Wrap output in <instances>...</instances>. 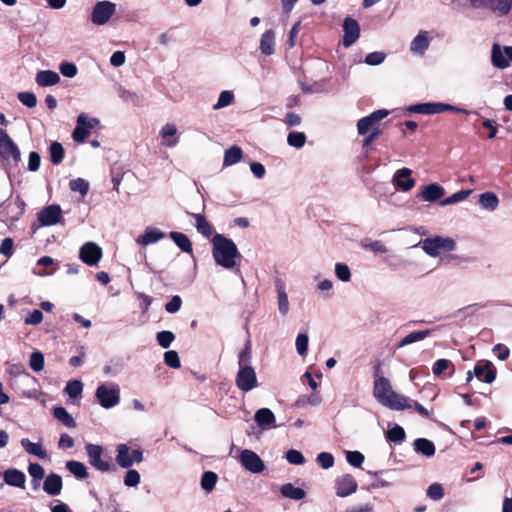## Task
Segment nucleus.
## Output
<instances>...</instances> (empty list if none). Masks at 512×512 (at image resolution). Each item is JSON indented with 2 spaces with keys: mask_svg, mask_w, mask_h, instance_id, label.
<instances>
[{
  "mask_svg": "<svg viewBox=\"0 0 512 512\" xmlns=\"http://www.w3.org/2000/svg\"><path fill=\"white\" fill-rule=\"evenodd\" d=\"M373 395L378 403L394 411L407 410L409 413H418L429 416L430 412L423 405L398 392H396L389 379L376 376L373 385Z\"/></svg>",
  "mask_w": 512,
  "mask_h": 512,
  "instance_id": "f257e3e1",
  "label": "nucleus"
},
{
  "mask_svg": "<svg viewBox=\"0 0 512 512\" xmlns=\"http://www.w3.org/2000/svg\"><path fill=\"white\" fill-rule=\"evenodd\" d=\"M211 245V254L218 266L226 270H233L238 266L241 254L232 239L216 233L211 239Z\"/></svg>",
  "mask_w": 512,
  "mask_h": 512,
  "instance_id": "f03ea898",
  "label": "nucleus"
},
{
  "mask_svg": "<svg viewBox=\"0 0 512 512\" xmlns=\"http://www.w3.org/2000/svg\"><path fill=\"white\" fill-rule=\"evenodd\" d=\"M95 398L104 408H112L120 402V389L114 383H102L95 391Z\"/></svg>",
  "mask_w": 512,
  "mask_h": 512,
  "instance_id": "7ed1b4c3",
  "label": "nucleus"
},
{
  "mask_svg": "<svg viewBox=\"0 0 512 512\" xmlns=\"http://www.w3.org/2000/svg\"><path fill=\"white\" fill-rule=\"evenodd\" d=\"M116 13V4L102 0L94 4L91 10L90 20L96 26L106 25Z\"/></svg>",
  "mask_w": 512,
  "mask_h": 512,
  "instance_id": "20e7f679",
  "label": "nucleus"
},
{
  "mask_svg": "<svg viewBox=\"0 0 512 512\" xmlns=\"http://www.w3.org/2000/svg\"><path fill=\"white\" fill-rule=\"evenodd\" d=\"M389 114V110L379 109L359 119L356 124L358 135H366L369 132L379 130L380 122Z\"/></svg>",
  "mask_w": 512,
  "mask_h": 512,
  "instance_id": "39448f33",
  "label": "nucleus"
},
{
  "mask_svg": "<svg viewBox=\"0 0 512 512\" xmlns=\"http://www.w3.org/2000/svg\"><path fill=\"white\" fill-rule=\"evenodd\" d=\"M236 458L241 466L250 473L260 474L266 469V465L261 457L250 449L239 450Z\"/></svg>",
  "mask_w": 512,
  "mask_h": 512,
  "instance_id": "423d86ee",
  "label": "nucleus"
},
{
  "mask_svg": "<svg viewBox=\"0 0 512 512\" xmlns=\"http://www.w3.org/2000/svg\"><path fill=\"white\" fill-rule=\"evenodd\" d=\"M421 248L431 257H437L444 251L454 249L455 243L450 238L434 237L426 238L420 242Z\"/></svg>",
  "mask_w": 512,
  "mask_h": 512,
  "instance_id": "0eeeda50",
  "label": "nucleus"
},
{
  "mask_svg": "<svg viewBox=\"0 0 512 512\" xmlns=\"http://www.w3.org/2000/svg\"><path fill=\"white\" fill-rule=\"evenodd\" d=\"M142 461L143 453L140 449H132L127 444L117 445L116 462L121 468H129Z\"/></svg>",
  "mask_w": 512,
  "mask_h": 512,
  "instance_id": "6e6552de",
  "label": "nucleus"
},
{
  "mask_svg": "<svg viewBox=\"0 0 512 512\" xmlns=\"http://www.w3.org/2000/svg\"><path fill=\"white\" fill-rule=\"evenodd\" d=\"M38 226L49 227L64 222L63 212L58 204H51L42 208L37 213Z\"/></svg>",
  "mask_w": 512,
  "mask_h": 512,
  "instance_id": "1a4fd4ad",
  "label": "nucleus"
},
{
  "mask_svg": "<svg viewBox=\"0 0 512 512\" xmlns=\"http://www.w3.org/2000/svg\"><path fill=\"white\" fill-rule=\"evenodd\" d=\"M97 118H89L86 114L82 113L77 117V125L72 133V138L76 142H83L90 134V131L99 125Z\"/></svg>",
  "mask_w": 512,
  "mask_h": 512,
  "instance_id": "9d476101",
  "label": "nucleus"
},
{
  "mask_svg": "<svg viewBox=\"0 0 512 512\" xmlns=\"http://www.w3.org/2000/svg\"><path fill=\"white\" fill-rule=\"evenodd\" d=\"M102 255V248L92 241L84 243L79 249V259L88 266L98 265Z\"/></svg>",
  "mask_w": 512,
  "mask_h": 512,
  "instance_id": "9b49d317",
  "label": "nucleus"
},
{
  "mask_svg": "<svg viewBox=\"0 0 512 512\" xmlns=\"http://www.w3.org/2000/svg\"><path fill=\"white\" fill-rule=\"evenodd\" d=\"M237 387L242 391H250L257 386V377L252 366H239L236 376Z\"/></svg>",
  "mask_w": 512,
  "mask_h": 512,
  "instance_id": "f8f14e48",
  "label": "nucleus"
},
{
  "mask_svg": "<svg viewBox=\"0 0 512 512\" xmlns=\"http://www.w3.org/2000/svg\"><path fill=\"white\" fill-rule=\"evenodd\" d=\"M89 463L97 470L107 472L111 469L112 465L109 461L102 458L103 449L99 445L88 444L86 446Z\"/></svg>",
  "mask_w": 512,
  "mask_h": 512,
  "instance_id": "ddd939ff",
  "label": "nucleus"
},
{
  "mask_svg": "<svg viewBox=\"0 0 512 512\" xmlns=\"http://www.w3.org/2000/svg\"><path fill=\"white\" fill-rule=\"evenodd\" d=\"M392 183L400 191H410L415 186L412 170L409 168L398 169L392 177Z\"/></svg>",
  "mask_w": 512,
  "mask_h": 512,
  "instance_id": "4468645a",
  "label": "nucleus"
},
{
  "mask_svg": "<svg viewBox=\"0 0 512 512\" xmlns=\"http://www.w3.org/2000/svg\"><path fill=\"white\" fill-rule=\"evenodd\" d=\"M343 32V46L348 48L358 40L360 36V26L355 19L346 17L343 21Z\"/></svg>",
  "mask_w": 512,
  "mask_h": 512,
  "instance_id": "2eb2a0df",
  "label": "nucleus"
},
{
  "mask_svg": "<svg viewBox=\"0 0 512 512\" xmlns=\"http://www.w3.org/2000/svg\"><path fill=\"white\" fill-rule=\"evenodd\" d=\"M446 109H450L449 107H447L446 103L426 102V103L410 105V106H408L407 111L410 113L433 115V114L446 112Z\"/></svg>",
  "mask_w": 512,
  "mask_h": 512,
  "instance_id": "dca6fc26",
  "label": "nucleus"
},
{
  "mask_svg": "<svg viewBox=\"0 0 512 512\" xmlns=\"http://www.w3.org/2000/svg\"><path fill=\"white\" fill-rule=\"evenodd\" d=\"M282 425L277 424L275 418H254V422L247 427L246 431L248 435L259 438L264 431Z\"/></svg>",
  "mask_w": 512,
  "mask_h": 512,
  "instance_id": "f3484780",
  "label": "nucleus"
},
{
  "mask_svg": "<svg viewBox=\"0 0 512 512\" xmlns=\"http://www.w3.org/2000/svg\"><path fill=\"white\" fill-rule=\"evenodd\" d=\"M512 62V46L501 48L495 44L492 48V63L498 68H506Z\"/></svg>",
  "mask_w": 512,
  "mask_h": 512,
  "instance_id": "a211bd4d",
  "label": "nucleus"
},
{
  "mask_svg": "<svg viewBox=\"0 0 512 512\" xmlns=\"http://www.w3.org/2000/svg\"><path fill=\"white\" fill-rule=\"evenodd\" d=\"M475 7L486 6L499 15L507 14L512 8V0H470Z\"/></svg>",
  "mask_w": 512,
  "mask_h": 512,
  "instance_id": "6ab92c4d",
  "label": "nucleus"
},
{
  "mask_svg": "<svg viewBox=\"0 0 512 512\" xmlns=\"http://www.w3.org/2000/svg\"><path fill=\"white\" fill-rule=\"evenodd\" d=\"M431 43L428 31H420L410 43V51L415 55H424Z\"/></svg>",
  "mask_w": 512,
  "mask_h": 512,
  "instance_id": "aec40b11",
  "label": "nucleus"
},
{
  "mask_svg": "<svg viewBox=\"0 0 512 512\" xmlns=\"http://www.w3.org/2000/svg\"><path fill=\"white\" fill-rule=\"evenodd\" d=\"M275 288L277 291V306L281 316L285 317L288 315L290 310V304L288 295L286 293L285 283L282 279L278 278L275 280Z\"/></svg>",
  "mask_w": 512,
  "mask_h": 512,
  "instance_id": "412c9836",
  "label": "nucleus"
},
{
  "mask_svg": "<svg viewBox=\"0 0 512 512\" xmlns=\"http://www.w3.org/2000/svg\"><path fill=\"white\" fill-rule=\"evenodd\" d=\"M473 373L476 378L486 383H492L496 378V370L490 361L476 364Z\"/></svg>",
  "mask_w": 512,
  "mask_h": 512,
  "instance_id": "4be33fe9",
  "label": "nucleus"
},
{
  "mask_svg": "<svg viewBox=\"0 0 512 512\" xmlns=\"http://www.w3.org/2000/svg\"><path fill=\"white\" fill-rule=\"evenodd\" d=\"M159 135L161 137V144L165 147H175L179 139L177 137V127L174 123H166L162 126L159 131Z\"/></svg>",
  "mask_w": 512,
  "mask_h": 512,
  "instance_id": "5701e85b",
  "label": "nucleus"
},
{
  "mask_svg": "<svg viewBox=\"0 0 512 512\" xmlns=\"http://www.w3.org/2000/svg\"><path fill=\"white\" fill-rule=\"evenodd\" d=\"M357 489V483L353 477L345 475L336 481V494L339 497H346L354 493Z\"/></svg>",
  "mask_w": 512,
  "mask_h": 512,
  "instance_id": "b1692460",
  "label": "nucleus"
},
{
  "mask_svg": "<svg viewBox=\"0 0 512 512\" xmlns=\"http://www.w3.org/2000/svg\"><path fill=\"white\" fill-rule=\"evenodd\" d=\"M165 234L157 228L147 227L143 234L136 238V243L147 246L163 239Z\"/></svg>",
  "mask_w": 512,
  "mask_h": 512,
  "instance_id": "393cba45",
  "label": "nucleus"
},
{
  "mask_svg": "<svg viewBox=\"0 0 512 512\" xmlns=\"http://www.w3.org/2000/svg\"><path fill=\"white\" fill-rule=\"evenodd\" d=\"M445 194V190L439 184L432 183L423 186L420 192V197L427 202H434L439 200Z\"/></svg>",
  "mask_w": 512,
  "mask_h": 512,
  "instance_id": "a878e982",
  "label": "nucleus"
},
{
  "mask_svg": "<svg viewBox=\"0 0 512 512\" xmlns=\"http://www.w3.org/2000/svg\"><path fill=\"white\" fill-rule=\"evenodd\" d=\"M3 479L6 484L18 488H24L25 482H26V476L25 474L14 468L7 469L3 473Z\"/></svg>",
  "mask_w": 512,
  "mask_h": 512,
  "instance_id": "bb28decb",
  "label": "nucleus"
},
{
  "mask_svg": "<svg viewBox=\"0 0 512 512\" xmlns=\"http://www.w3.org/2000/svg\"><path fill=\"white\" fill-rule=\"evenodd\" d=\"M0 155L7 160H20V151L10 137L0 143Z\"/></svg>",
  "mask_w": 512,
  "mask_h": 512,
  "instance_id": "cd10ccee",
  "label": "nucleus"
},
{
  "mask_svg": "<svg viewBox=\"0 0 512 512\" xmlns=\"http://www.w3.org/2000/svg\"><path fill=\"white\" fill-rule=\"evenodd\" d=\"M35 80L41 87H50L60 82V76L52 70H42L36 74Z\"/></svg>",
  "mask_w": 512,
  "mask_h": 512,
  "instance_id": "c85d7f7f",
  "label": "nucleus"
},
{
  "mask_svg": "<svg viewBox=\"0 0 512 512\" xmlns=\"http://www.w3.org/2000/svg\"><path fill=\"white\" fill-rule=\"evenodd\" d=\"M43 489L49 495H59L62 490V478L54 473L49 474L44 481Z\"/></svg>",
  "mask_w": 512,
  "mask_h": 512,
  "instance_id": "c756f323",
  "label": "nucleus"
},
{
  "mask_svg": "<svg viewBox=\"0 0 512 512\" xmlns=\"http://www.w3.org/2000/svg\"><path fill=\"white\" fill-rule=\"evenodd\" d=\"M260 50L264 55H272L275 51V33L272 29L265 31L260 39Z\"/></svg>",
  "mask_w": 512,
  "mask_h": 512,
  "instance_id": "7c9ffc66",
  "label": "nucleus"
},
{
  "mask_svg": "<svg viewBox=\"0 0 512 512\" xmlns=\"http://www.w3.org/2000/svg\"><path fill=\"white\" fill-rule=\"evenodd\" d=\"M414 450L427 458L435 455V445L426 438H418L413 443Z\"/></svg>",
  "mask_w": 512,
  "mask_h": 512,
  "instance_id": "2f4dec72",
  "label": "nucleus"
},
{
  "mask_svg": "<svg viewBox=\"0 0 512 512\" xmlns=\"http://www.w3.org/2000/svg\"><path fill=\"white\" fill-rule=\"evenodd\" d=\"M191 216L195 219V228L203 237L209 238L213 235V226L207 221L203 214L197 213L191 214Z\"/></svg>",
  "mask_w": 512,
  "mask_h": 512,
  "instance_id": "473e14b6",
  "label": "nucleus"
},
{
  "mask_svg": "<svg viewBox=\"0 0 512 512\" xmlns=\"http://www.w3.org/2000/svg\"><path fill=\"white\" fill-rule=\"evenodd\" d=\"M480 206L487 211H494L499 205V199L494 192H484L479 195Z\"/></svg>",
  "mask_w": 512,
  "mask_h": 512,
  "instance_id": "72a5a7b5",
  "label": "nucleus"
},
{
  "mask_svg": "<svg viewBox=\"0 0 512 512\" xmlns=\"http://www.w3.org/2000/svg\"><path fill=\"white\" fill-rule=\"evenodd\" d=\"M243 156L242 149L238 146H232L224 153L223 166H232L241 161Z\"/></svg>",
  "mask_w": 512,
  "mask_h": 512,
  "instance_id": "f704fd0d",
  "label": "nucleus"
},
{
  "mask_svg": "<svg viewBox=\"0 0 512 512\" xmlns=\"http://www.w3.org/2000/svg\"><path fill=\"white\" fill-rule=\"evenodd\" d=\"M21 445L25 451L31 455L37 456L41 459H45L47 457V453L40 443H33L29 439L24 438L21 440Z\"/></svg>",
  "mask_w": 512,
  "mask_h": 512,
  "instance_id": "c9c22d12",
  "label": "nucleus"
},
{
  "mask_svg": "<svg viewBox=\"0 0 512 512\" xmlns=\"http://www.w3.org/2000/svg\"><path fill=\"white\" fill-rule=\"evenodd\" d=\"M430 330H421V331H413L405 336L397 345V348H402L407 345L413 344L418 341L424 340L426 337L430 335Z\"/></svg>",
  "mask_w": 512,
  "mask_h": 512,
  "instance_id": "e433bc0d",
  "label": "nucleus"
},
{
  "mask_svg": "<svg viewBox=\"0 0 512 512\" xmlns=\"http://www.w3.org/2000/svg\"><path fill=\"white\" fill-rule=\"evenodd\" d=\"M169 236L183 252L192 253V243L185 234L181 232H171Z\"/></svg>",
  "mask_w": 512,
  "mask_h": 512,
  "instance_id": "4c0bfd02",
  "label": "nucleus"
},
{
  "mask_svg": "<svg viewBox=\"0 0 512 512\" xmlns=\"http://www.w3.org/2000/svg\"><path fill=\"white\" fill-rule=\"evenodd\" d=\"M281 494L293 500H301L305 497L306 493L302 488L295 487L291 483H287L281 486Z\"/></svg>",
  "mask_w": 512,
  "mask_h": 512,
  "instance_id": "58836bf2",
  "label": "nucleus"
},
{
  "mask_svg": "<svg viewBox=\"0 0 512 512\" xmlns=\"http://www.w3.org/2000/svg\"><path fill=\"white\" fill-rule=\"evenodd\" d=\"M66 468L77 478L84 479L88 476L86 466L79 461H68L66 463Z\"/></svg>",
  "mask_w": 512,
  "mask_h": 512,
  "instance_id": "ea45409f",
  "label": "nucleus"
},
{
  "mask_svg": "<svg viewBox=\"0 0 512 512\" xmlns=\"http://www.w3.org/2000/svg\"><path fill=\"white\" fill-rule=\"evenodd\" d=\"M235 99L234 93L230 90H224L219 94L218 100L213 104L214 110H219L233 104Z\"/></svg>",
  "mask_w": 512,
  "mask_h": 512,
  "instance_id": "a19ab883",
  "label": "nucleus"
},
{
  "mask_svg": "<svg viewBox=\"0 0 512 512\" xmlns=\"http://www.w3.org/2000/svg\"><path fill=\"white\" fill-rule=\"evenodd\" d=\"M218 476L212 471H206L201 477V487L206 492H211L217 483Z\"/></svg>",
  "mask_w": 512,
  "mask_h": 512,
  "instance_id": "79ce46f5",
  "label": "nucleus"
},
{
  "mask_svg": "<svg viewBox=\"0 0 512 512\" xmlns=\"http://www.w3.org/2000/svg\"><path fill=\"white\" fill-rule=\"evenodd\" d=\"M472 193V190H461L440 201V206H448L464 201Z\"/></svg>",
  "mask_w": 512,
  "mask_h": 512,
  "instance_id": "37998d69",
  "label": "nucleus"
},
{
  "mask_svg": "<svg viewBox=\"0 0 512 512\" xmlns=\"http://www.w3.org/2000/svg\"><path fill=\"white\" fill-rule=\"evenodd\" d=\"M28 473L33 478L35 488L40 486V481L45 475L43 467L38 463H30L28 466Z\"/></svg>",
  "mask_w": 512,
  "mask_h": 512,
  "instance_id": "c03bdc74",
  "label": "nucleus"
},
{
  "mask_svg": "<svg viewBox=\"0 0 512 512\" xmlns=\"http://www.w3.org/2000/svg\"><path fill=\"white\" fill-rule=\"evenodd\" d=\"M386 437L394 443H401L405 439V431L399 425H394L386 431Z\"/></svg>",
  "mask_w": 512,
  "mask_h": 512,
  "instance_id": "a18cd8bd",
  "label": "nucleus"
},
{
  "mask_svg": "<svg viewBox=\"0 0 512 512\" xmlns=\"http://www.w3.org/2000/svg\"><path fill=\"white\" fill-rule=\"evenodd\" d=\"M83 391V384L80 380H70L67 382L65 392L72 399L78 398Z\"/></svg>",
  "mask_w": 512,
  "mask_h": 512,
  "instance_id": "49530a36",
  "label": "nucleus"
},
{
  "mask_svg": "<svg viewBox=\"0 0 512 512\" xmlns=\"http://www.w3.org/2000/svg\"><path fill=\"white\" fill-rule=\"evenodd\" d=\"M51 162L58 165L64 158V148L59 142H53L49 148Z\"/></svg>",
  "mask_w": 512,
  "mask_h": 512,
  "instance_id": "de8ad7c7",
  "label": "nucleus"
},
{
  "mask_svg": "<svg viewBox=\"0 0 512 512\" xmlns=\"http://www.w3.org/2000/svg\"><path fill=\"white\" fill-rule=\"evenodd\" d=\"M287 143L291 147L300 149L306 143V135L303 132H290L287 136Z\"/></svg>",
  "mask_w": 512,
  "mask_h": 512,
  "instance_id": "09e8293b",
  "label": "nucleus"
},
{
  "mask_svg": "<svg viewBox=\"0 0 512 512\" xmlns=\"http://www.w3.org/2000/svg\"><path fill=\"white\" fill-rule=\"evenodd\" d=\"M29 365L35 372H40L44 368V355L40 351H34L30 355Z\"/></svg>",
  "mask_w": 512,
  "mask_h": 512,
  "instance_id": "8fccbe9b",
  "label": "nucleus"
},
{
  "mask_svg": "<svg viewBox=\"0 0 512 512\" xmlns=\"http://www.w3.org/2000/svg\"><path fill=\"white\" fill-rule=\"evenodd\" d=\"M69 187L72 191L79 192L82 196H85L89 190V183L82 178H77L70 181Z\"/></svg>",
  "mask_w": 512,
  "mask_h": 512,
  "instance_id": "3c124183",
  "label": "nucleus"
},
{
  "mask_svg": "<svg viewBox=\"0 0 512 512\" xmlns=\"http://www.w3.org/2000/svg\"><path fill=\"white\" fill-rule=\"evenodd\" d=\"M164 362L173 369H178L181 366L179 355L175 350H169L164 353Z\"/></svg>",
  "mask_w": 512,
  "mask_h": 512,
  "instance_id": "603ef678",
  "label": "nucleus"
},
{
  "mask_svg": "<svg viewBox=\"0 0 512 512\" xmlns=\"http://www.w3.org/2000/svg\"><path fill=\"white\" fill-rule=\"evenodd\" d=\"M309 338L306 333H300L296 337L295 345L296 350L300 356H305L308 350Z\"/></svg>",
  "mask_w": 512,
  "mask_h": 512,
  "instance_id": "864d4df0",
  "label": "nucleus"
},
{
  "mask_svg": "<svg viewBox=\"0 0 512 512\" xmlns=\"http://www.w3.org/2000/svg\"><path fill=\"white\" fill-rule=\"evenodd\" d=\"M426 494L431 500L438 501L444 497V488L440 483H433L428 487Z\"/></svg>",
  "mask_w": 512,
  "mask_h": 512,
  "instance_id": "5fc2aeb1",
  "label": "nucleus"
},
{
  "mask_svg": "<svg viewBox=\"0 0 512 512\" xmlns=\"http://www.w3.org/2000/svg\"><path fill=\"white\" fill-rule=\"evenodd\" d=\"M158 344L162 348H168L175 339V335L171 331H160L156 335Z\"/></svg>",
  "mask_w": 512,
  "mask_h": 512,
  "instance_id": "6e6d98bb",
  "label": "nucleus"
},
{
  "mask_svg": "<svg viewBox=\"0 0 512 512\" xmlns=\"http://www.w3.org/2000/svg\"><path fill=\"white\" fill-rule=\"evenodd\" d=\"M335 275L342 282H348L351 279V272L349 267L344 263H336Z\"/></svg>",
  "mask_w": 512,
  "mask_h": 512,
  "instance_id": "4d7b16f0",
  "label": "nucleus"
},
{
  "mask_svg": "<svg viewBox=\"0 0 512 512\" xmlns=\"http://www.w3.org/2000/svg\"><path fill=\"white\" fill-rule=\"evenodd\" d=\"M140 474L137 470H128L124 477V484L127 487H137L140 483Z\"/></svg>",
  "mask_w": 512,
  "mask_h": 512,
  "instance_id": "13d9d810",
  "label": "nucleus"
},
{
  "mask_svg": "<svg viewBox=\"0 0 512 512\" xmlns=\"http://www.w3.org/2000/svg\"><path fill=\"white\" fill-rule=\"evenodd\" d=\"M286 460L293 465H302L305 462L302 453L295 449H290L285 454Z\"/></svg>",
  "mask_w": 512,
  "mask_h": 512,
  "instance_id": "bf43d9fd",
  "label": "nucleus"
},
{
  "mask_svg": "<svg viewBox=\"0 0 512 512\" xmlns=\"http://www.w3.org/2000/svg\"><path fill=\"white\" fill-rule=\"evenodd\" d=\"M60 73L67 78H73L77 75L78 69L72 62H63L59 66Z\"/></svg>",
  "mask_w": 512,
  "mask_h": 512,
  "instance_id": "052dcab7",
  "label": "nucleus"
},
{
  "mask_svg": "<svg viewBox=\"0 0 512 512\" xmlns=\"http://www.w3.org/2000/svg\"><path fill=\"white\" fill-rule=\"evenodd\" d=\"M362 247L364 249L370 250L374 253H385L387 251L385 245L381 241H363Z\"/></svg>",
  "mask_w": 512,
  "mask_h": 512,
  "instance_id": "680f3d73",
  "label": "nucleus"
},
{
  "mask_svg": "<svg viewBox=\"0 0 512 512\" xmlns=\"http://www.w3.org/2000/svg\"><path fill=\"white\" fill-rule=\"evenodd\" d=\"M18 99L23 105L29 108H33L37 104V98L32 92H20L18 94Z\"/></svg>",
  "mask_w": 512,
  "mask_h": 512,
  "instance_id": "e2e57ef3",
  "label": "nucleus"
},
{
  "mask_svg": "<svg viewBox=\"0 0 512 512\" xmlns=\"http://www.w3.org/2000/svg\"><path fill=\"white\" fill-rule=\"evenodd\" d=\"M386 55L383 52H371L366 55L365 63L371 66L380 65L384 62Z\"/></svg>",
  "mask_w": 512,
  "mask_h": 512,
  "instance_id": "0e129e2a",
  "label": "nucleus"
},
{
  "mask_svg": "<svg viewBox=\"0 0 512 512\" xmlns=\"http://www.w3.org/2000/svg\"><path fill=\"white\" fill-rule=\"evenodd\" d=\"M452 362L447 359H439L437 360L432 368L433 374L436 376H441L442 373L452 367Z\"/></svg>",
  "mask_w": 512,
  "mask_h": 512,
  "instance_id": "69168bd1",
  "label": "nucleus"
},
{
  "mask_svg": "<svg viewBox=\"0 0 512 512\" xmlns=\"http://www.w3.org/2000/svg\"><path fill=\"white\" fill-rule=\"evenodd\" d=\"M346 459L352 466L360 467L364 461V456L358 451H348L346 453Z\"/></svg>",
  "mask_w": 512,
  "mask_h": 512,
  "instance_id": "338daca9",
  "label": "nucleus"
},
{
  "mask_svg": "<svg viewBox=\"0 0 512 512\" xmlns=\"http://www.w3.org/2000/svg\"><path fill=\"white\" fill-rule=\"evenodd\" d=\"M317 462L323 469H329L334 464V458L330 453L321 452L317 456Z\"/></svg>",
  "mask_w": 512,
  "mask_h": 512,
  "instance_id": "774afa93",
  "label": "nucleus"
}]
</instances>
